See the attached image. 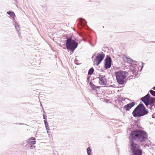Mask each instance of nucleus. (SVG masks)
<instances>
[{"label": "nucleus", "mask_w": 155, "mask_h": 155, "mask_svg": "<svg viewBox=\"0 0 155 155\" xmlns=\"http://www.w3.org/2000/svg\"><path fill=\"white\" fill-rule=\"evenodd\" d=\"M27 142H28V140H27L26 141H24L22 143V145L23 146H26L27 145V144H28Z\"/></svg>", "instance_id": "obj_20"}, {"label": "nucleus", "mask_w": 155, "mask_h": 155, "mask_svg": "<svg viewBox=\"0 0 155 155\" xmlns=\"http://www.w3.org/2000/svg\"><path fill=\"white\" fill-rule=\"evenodd\" d=\"M40 104H41V106L42 107V104L41 103Z\"/></svg>", "instance_id": "obj_32"}, {"label": "nucleus", "mask_w": 155, "mask_h": 155, "mask_svg": "<svg viewBox=\"0 0 155 155\" xmlns=\"http://www.w3.org/2000/svg\"><path fill=\"white\" fill-rule=\"evenodd\" d=\"M112 60L110 57L107 55L104 60V67L106 69L110 68L111 66Z\"/></svg>", "instance_id": "obj_7"}, {"label": "nucleus", "mask_w": 155, "mask_h": 155, "mask_svg": "<svg viewBox=\"0 0 155 155\" xmlns=\"http://www.w3.org/2000/svg\"><path fill=\"white\" fill-rule=\"evenodd\" d=\"M149 92L151 95L155 97V91L152 90H150L149 91Z\"/></svg>", "instance_id": "obj_19"}, {"label": "nucleus", "mask_w": 155, "mask_h": 155, "mask_svg": "<svg viewBox=\"0 0 155 155\" xmlns=\"http://www.w3.org/2000/svg\"><path fill=\"white\" fill-rule=\"evenodd\" d=\"M89 79H90V77L88 76L87 77V83H88V82L89 81Z\"/></svg>", "instance_id": "obj_24"}, {"label": "nucleus", "mask_w": 155, "mask_h": 155, "mask_svg": "<svg viewBox=\"0 0 155 155\" xmlns=\"http://www.w3.org/2000/svg\"><path fill=\"white\" fill-rule=\"evenodd\" d=\"M79 21V24L78 26L80 28H85V26L87 25V22L85 20L82 18H80L78 19Z\"/></svg>", "instance_id": "obj_9"}, {"label": "nucleus", "mask_w": 155, "mask_h": 155, "mask_svg": "<svg viewBox=\"0 0 155 155\" xmlns=\"http://www.w3.org/2000/svg\"><path fill=\"white\" fill-rule=\"evenodd\" d=\"M44 122L45 124V127L46 128V131L48 134L49 133V130H50L49 128V126L48 124V122L46 120H44Z\"/></svg>", "instance_id": "obj_13"}, {"label": "nucleus", "mask_w": 155, "mask_h": 155, "mask_svg": "<svg viewBox=\"0 0 155 155\" xmlns=\"http://www.w3.org/2000/svg\"><path fill=\"white\" fill-rule=\"evenodd\" d=\"M124 61L129 63H130L133 61V60L131 58L126 57L125 56L124 58Z\"/></svg>", "instance_id": "obj_14"}, {"label": "nucleus", "mask_w": 155, "mask_h": 155, "mask_svg": "<svg viewBox=\"0 0 155 155\" xmlns=\"http://www.w3.org/2000/svg\"><path fill=\"white\" fill-rule=\"evenodd\" d=\"M98 78L99 80V84L101 85L106 84L107 82V79L105 78V75L99 74Z\"/></svg>", "instance_id": "obj_8"}, {"label": "nucleus", "mask_w": 155, "mask_h": 155, "mask_svg": "<svg viewBox=\"0 0 155 155\" xmlns=\"http://www.w3.org/2000/svg\"><path fill=\"white\" fill-rule=\"evenodd\" d=\"M15 124H21V125H26V124H25L23 123H16Z\"/></svg>", "instance_id": "obj_23"}, {"label": "nucleus", "mask_w": 155, "mask_h": 155, "mask_svg": "<svg viewBox=\"0 0 155 155\" xmlns=\"http://www.w3.org/2000/svg\"><path fill=\"white\" fill-rule=\"evenodd\" d=\"M115 76L117 83L119 84L123 85L127 76V73L125 71L120 70L115 72Z\"/></svg>", "instance_id": "obj_4"}, {"label": "nucleus", "mask_w": 155, "mask_h": 155, "mask_svg": "<svg viewBox=\"0 0 155 155\" xmlns=\"http://www.w3.org/2000/svg\"><path fill=\"white\" fill-rule=\"evenodd\" d=\"M15 26L16 30L18 31V29L19 28V26L17 22H15Z\"/></svg>", "instance_id": "obj_18"}, {"label": "nucleus", "mask_w": 155, "mask_h": 155, "mask_svg": "<svg viewBox=\"0 0 155 155\" xmlns=\"http://www.w3.org/2000/svg\"><path fill=\"white\" fill-rule=\"evenodd\" d=\"M18 34L19 36L21 34L18 31Z\"/></svg>", "instance_id": "obj_25"}, {"label": "nucleus", "mask_w": 155, "mask_h": 155, "mask_svg": "<svg viewBox=\"0 0 155 155\" xmlns=\"http://www.w3.org/2000/svg\"><path fill=\"white\" fill-rule=\"evenodd\" d=\"M90 44L92 46H94V45H92V44H91V42H90Z\"/></svg>", "instance_id": "obj_28"}, {"label": "nucleus", "mask_w": 155, "mask_h": 155, "mask_svg": "<svg viewBox=\"0 0 155 155\" xmlns=\"http://www.w3.org/2000/svg\"><path fill=\"white\" fill-rule=\"evenodd\" d=\"M95 56V54H94L93 56L92 57V58H93L94 57V56Z\"/></svg>", "instance_id": "obj_31"}, {"label": "nucleus", "mask_w": 155, "mask_h": 155, "mask_svg": "<svg viewBox=\"0 0 155 155\" xmlns=\"http://www.w3.org/2000/svg\"><path fill=\"white\" fill-rule=\"evenodd\" d=\"M152 89L155 91V87H153Z\"/></svg>", "instance_id": "obj_26"}, {"label": "nucleus", "mask_w": 155, "mask_h": 155, "mask_svg": "<svg viewBox=\"0 0 155 155\" xmlns=\"http://www.w3.org/2000/svg\"><path fill=\"white\" fill-rule=\"evenodd\" d=\"M63 48L64 49H66V48L64 47H63Z\"/></svg>", "instance_id": "obj_29"}, {"label": "nucleus", "mask_w": 155, "mask_h": 155, "mask_svg": "<svg viewBox=\"0 0 155 155\" xmlns=\"http://www.w3.org/2000/svg\"><path fill=\"white\" fill-rule=\"evenodd\" d=\"M147 138L148 134L144 130L137 129L131 132L129 135V147L132 153L131 155H142V151L140 149V145L135 142L142 143Z\"/></svg>", "instance_id": "obj_1"}, {"label": "nucleus", "mask_w": 155, "mask_h": 155, "mask_svg": "<svg viewBox=\"0 0 155 155\" xmlns=\"http://www.w3.org/2000/svg\"><path fill=\"white\" fill-rule=\"evenodd\" d=\"M155 97H151L150 94L148 93L144 96L142 97L140 100L145 104L147 108H149L150 105L154 102Z\"/></svg>", "instance_id": "obj_5"}, {"label": "nucleus", "mask_w": 155, "mask_h": 155, "mask_svg": "<svg viewBox=\"0 0 155 155\" xmlns=\"http://www.w3.org/2000/svg\"><path fill=\"white\" fill-rule=\"evenodd\" d=\"M87 151L88 155H91V150L89 147H87Z\"/></svg>", "instance_id": "obj_17"}, {"label": "nucleus", "mask_w": 155, "mask_h": 155, "mask_svg": "<svg viewBox=\"0 0 155 155\" xmlns=\"http://www.w3.org/2000/svg\"><path fill=\"white\" fill-rule=\"evenodd\" d=\"M16 1L17 0H15Z\"/></svg>", "instance_id": "obj_33"}, {"label": "nucleus", "mask_w": 155, "mask_h": 155, "mask_svg": "<svg viewBox=\"0 0 155 155\" xmlns=\"http://www.w3.org/2000/svg\"><path fill=\"white\" fill-rule=\"evenodd\" d=\"M142 65H143L144 64V63H143V62H142Z\"/></svg>", "instance_id": "obj_30"}, {"label": "nucleus", "mask_w": 155, "mask_h": 155, "mask_svg": "<svg viewBox=\"0 0 155 155\" xmlns=\"http://www.w3.org/2000/svg\"><path fill=\"white\" fill-rule=\"evenodd\" d=\"M65 41L66 49L73 52L77 47L78 43L71 37H66Z\"/></svg>", "instance_id": "obj_3"}, {"label": "nucleus", "mask_w": 155, "mask_h": 155, "mask_svg": "<svg viewBox=\"0 0 155 155\" xmlns=\"http://www.w3.org/2000/svg\"><path fill=\"white\" fill-rule=\"evenodd\" d=\"M105 57L104 54L102 52L98 53L96 56V58L94 59L96 62V65L98 66L103 60Z\"/></svg>", "instance_id": "obj_6"}, {"label": "nucleus", "mask_w": 155, "mask_h": 155, "mask_svg": "<svg viewBox=\"0 0 155 155\" xmlns=\"http://www.w3.org/2000/svg\"><path fill=\"white\" fill-rule=\"evenodd\" d=\"M135 104V103L134 102L130 103L124 106L123 108L127 111H129L134 106Z\"/></svg>", "instance_id": "obj_10"}, {"label": "nucleus", "mask_w": 155, "mask_h": 155, "mask_svg": "<svg viewBox=\"0 0 155 155\" xmlns=\"http://www.w3.org/2000/svg\"><path fill=\"white\" fill-rule=\"evenodd\" d=\"M143 65H142V66L141 67V70L142 69V68H143Z\"/></svg>", "instance_id": "obj_27"}, {"label": "nucleus", "mask_w": 155, "mask_h": 155, "mask_svg": "<svg viewBox=\"0 0 155 155\" xmlns=\"http://www.w3.org/2000/svg\"><path fill=\"white\" fill-rule=\"evenodd\" d=\"M94 71V69L93 67H91L88 70V74L89 75H91L93 74Z\"/></svg>", "instance_id": "obj_16"}, {"label": "nucleus", "mask_w": 155, "mask_h": 155, "mask_svg": "<svg viewBox=\"0 0 155 155\" xmlns=\"http://www.w3.org/2000/svg\"><path fill=\"white\" fill-rule=\"evenodd\" d=\"M89 84L93 91H94L95 92L97 91L96 89L99 88V86H97L93 84L91 82H90Z\"/></svg>", "instance_id": "obj_12"}, {"label": "nucleus", "mask_w": 155, "mask_h": 155, "mask_svg": "<svg viewBox=\"0 0 155 155\" xmlns=\"http://www.w3.org/2000/svg\"><path fill=\"white\" fill-rule=\"evenodd\" d=\"M151 117L153 118H155V112L152 115Z\"/></svg>", "instance_id": "obj_22"}, {"label": "nucleus", "mask_w": 155, "mask_h": 155, "mask_svg": "<svg viewBox=\"0 0 155 155\" xmlns=\"http://www.w3.org/2000/svg\"><path fill=\"white\" fill-rule=\"evenodd\" d=\"M149 110L142 103H140L134 109L132 112L133 116L136 117H139L147 115Z\"/></svg>", "instance_id": "obj_2"}, {"label": "nucleus", "mask_w": 155, "mask_h": 155, "mask_svg": "<svg viewBox=\"0 0 155 155\" xmlns=\"http://www.w3.org/2000/svg\"><path fill=\"white\" fill-rule=\"evenodd\" d=\"M43 119H45L44 120H46V118H47L46 116L44 114H43Z\"/></svg>", "instance_id": "obj_21"}, {"label": "nucleus", "mask_w": 155, "mask_h": 155, "mask_svg": "<svg viewBox=\"0 0 155 155\" xmlns=\"http://www.w3.org/2000/svg\"><path fill=\"white\" fill-rule=\"evenodd\" d=\"M35 138L33 137H31L28 140L27 144L30 147H32L35 143Z\"/></svg>", "instance_id": "obj_11"}, {"label": "nucleus", "mask_w": 155, "mask_h": 155, "mask_svg": "<svg viewBox=\"0 0 155 155\" xmlns=\"http://www.w3.org/2000/svg\"><path fill=\"white\" fill-rule=\"evenodd\" d=\"M7 13L14 19L15 17V16L14 12L11 11H8Z\"/></svg>", "instance_id": "obj_15"}]
</instances>
